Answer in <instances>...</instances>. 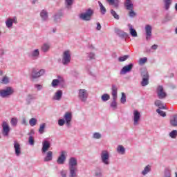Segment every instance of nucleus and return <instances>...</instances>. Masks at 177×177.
<instances>
[{
  "label": "nucleus",
  "instance_id": "f257e3e1",
  "mask_svg": "<svg viewBox=\"0 0 177 177\" xmlns=\"http://www.w3.org/2000/svg\"><path fill=\"white\" fill-rule=\"evenodd\" d=\"M93 15H95V10L91 8H88L79 15V19L82 20V21H91L92 17H93Z\"/></svg>",
  "mask_w": 177,
  "mask_h": 177
},
{
  "label": "nucleus",
  "instance_id": "f03ea898",
  "mask_svg": "<svg viewBox=\"0 0 177 177\" xmlns=\"http://www.w3.org/2000/svg\"><path fill=\"white\" fill-rule=\"evenodd\" d=\"M124 5V8L127 9V10H129V17H136V13L135 11H133V3H132V1L131 0H125Z\"/></svg>",
  "mask_w": 177,
  "mask_h": 177
},
{
  "label": "nucleus",
  "instance_id": "7ed1b4c3",
  "mask_svg": "<svg viewBox=\"0 0 177 177\" xmlns=\"http://www.w3.org/2000/svg\"><path fill=\"white\" fill-rule=\"evenodd\" d=\"M101 161L104 165H110V153L107 150L102 151L100 153Z\"/></svg>",
  "mask_w": 177,
  "mask_h": 177
},
{
  "label": "nucleus",
  "instance_id": "20e7f679",
  "mask_svg": "<svg viewBox=\"0 0 177 177\" xmlns=\"http://www.w3.org/2000/svg\"><path fill=\"white\" fill-rule=\"evenodd\" d=\"M70 62H71V52L67 50L63 53L62 63L64 66H68Z\"/></svg>",
  "mask_w": 177,
  "mask_h": 177
},
{
  "label": "nucleus",
  "instance_id": "39448f33",
  "mask_svg": "<svg viewBox=\"0 0 177 177\" xmlns=\"http://www.w3.org/2000/svg\"><path fill=\"white\" fill-rule=\"evenodd\" d=\"M15 93V90L10 86H8L4 89L0 90V97L3 99L5 97H9V96H12Z\"/></svg>",
  "mask_w": 177,
  "mask_h": 177
},
{
  "label": "nucleus",
  "instance_id": "423d86ee",
  "mask_svg": "<svg viewBox=\"0 0 177 177\" xmlns=\"http://www.w3.org/2000/svg\"><path fill=\"white\" fill-rule=\"evenodd\" d=\"M142 117V115L140 114V112L138 110H134L133 112V125L134 127H138L139 125V123L140 122V118Z\"/></svg>",
  "mask_w": 177,
  "mask_h": 177
},
{
  "label": "nucleus",
  "instance_id": "0eeeda50",
  "mask_svg": "<svg viewBox=\"0 0 177 177\" xmlns=\"http://www.w3.org/2000/svg\"><path fill=\"white\" fill-rule=\"evenodd\" d=\"M45 74V69H41L40 71H37V69L33 68L32 70L31 77L34 80L35 78H39V77L44 75Z\"/></svg>",
  "mask_w": 177,
  "mask_h": 177
},
{
  "label": "nucleus",
  "instance_id": "6e6552de",
  "mask_svg": "<svg viewBox=\"0 0 177 177\" xmlns=\"http://www.w3.org/2000/svg\"><path fill=\"white\" fill-rule=\"evenodd\" d=\"M14 24H17V17H13L12 18H8L6 21V26L7 28H12Z\"/></svg>",
  "mask_w": 177,
  "mask_h": 177
},
{
  "label": "nucleus",
  "instance_id": "1a4fd4ad",
  "mask_svg": "<svg viewBox=\"0 0 177 177\" xmlns=\"http://www.w3.org/2000/svg\"><path fill=\"white\" fill-rule=\"evenodd\" d=\"M156 92L159 99H165L167 97V93L164 91V87L162 86H158Z\"/></svg>",
  "mask_w": 177,
  "mask_h": 177
},
{
  "label": "nucleus",
  "instance_id": "9d476101",
  "mask_svg": "<svg viewBox=\"0 0 177 177\" xmlns=\"http://www.w3.org/2000/svg\"><path fill=\"white\" fill-rule=\"evenodd\" d=\"M145 30L146 34V39L147 41H150V39H151V31H153V27H151V25L147 24L145 26Z\"/></svg>",
  "mask_w": 177,
  "mask_h": 177
},
{
  "label": "nucleus",
  "instance_id": "9b49d317",
  "mask_svg": "<svg viewBox=\"0 0 177 177\" xmlns=\"http://www.w3.org/2000/svg\"><path fill=\"white\" fill-rule=\"evenodd\" d=\"M2 131L1 133L3 136H9V132H10V127H9V124H8V122H3L2 123Z\"/></svg>",
  "mask_w": 177,
  "mask_h": 177
},
{
  "label": "nucleus",
  "instance_id": "f8f14e48",
  "mask_svg": "<svg viewBox=\"0 0 177 177\" xmlns=\"http://www.w3.org/2000/svg\"><path fill=\"white\" fill-rule=\"evenodd\" d=\"M66 154H67V152L66 151H61V153L57 160V164H59V165H63V164L66 162Z\"/></svg>",
  "mask_w": 177,
  "mask_h": 177
},
{
  "label": "nucleus",
  "instance_id": "ddd939ff",
  "mask_svg": "<svg viewBox=\"0 0 177 177\" xmlns=\"http://www.w3.org/2000/svg\"><path fill=\"white\" fill-rule=\"evenodd\" d=\"M132 68H133V64L130 63L128 65L124 66L120 71V74L124 75L127 74V73H131L132 71Z\"/></svg>",
  "mask_w": 177,
  "mask_h": 177
},
{
  "label": "nucleus",
  "instance_id": "4468645a",
  "mask_svg": "<svg viewBox=\"0 0 177 177\" xmlns=\"http://www.w3.org/2000/svg\"><path fill=\"white\" fill-rule=\"evenodd\" d=\"M79 99L82 100V102H86V99H88V93L86 92V90H79Z\"/></svg>",
  "mask_w": 177,
  "mask_h": 177
},
{
  "label": "nucleus",
  "instance_id": "2eb2a0df",
  "mask_svg": "<svg viewBox=\"0 0 177 177\" xmlns=\"http://www.w3.org/2000/svg\"><path fill=\"white\" fill-rule=\"evenodd\" d=\"M64 118L66 125L68 127H70V125L71 124V120L73 118V115L71 114V112L65 113Z\"/></svg>",
  "mask_w": 177,
  "mask_h": 177
},
{
  "label": "nucleus",
  "instance_id": "dca6fc26",
  "mask_svg": "<svg viewBox=\"0 0 177 177\" xmlns=\"http://www.w3.org/2000/svg\"><path fill=\"white\" fill-rule=\"evenodd\" d=\"M68 165L69 168H77V165H78V160H77V158H71L69 159Z\"/></svg>",
  "mask_w": 177,
  "mask_h": 177
},
{
  "label": "nucleus",
  "instance_id": "f3484780",
  "mask_svg": "<svg viewBox=\"0 0 177 177\" xmlns=\"http://www.w3.org/2000/svg\"><path fill=\"white\" fill-rule=\"evenodd\" d=\"M29 57H31V59H33V60H37V59L39 57V50L35 49L31 51L29 54Z\"/></svg>",
  "mask_w": 177,
  "mask_h": 177
},
{
  "label": "nucleus",
  "instance_id": "a211bd4d",
  "mask_svg": "<svg viewBox=\"0 0 177 177\" xmlns=\"http://www.w3.org/2000/svg\"><path fill=\"white\" fill-rule=\"evenodd\" d=\"M49 149H50V142H49V141L48 140H44L42 143V149H41V151L43 154H44V153H46L48 150H49Z\"/></svg>",
  "mask_w": 177,
  "mask_h": 177
},
{
  "label": "nucleus",
  "instance_id": "6ab92c4d",
  "mask_svg": "<svg viewBox=\"0 0 177 177\" xmlns=\"http://www.w3.org/2000/svg\"><path fill=\"white\" fill-rule=\"evenodd\" d=\"M14 149L16 156L19 157L21 154V149L20 148V144L17 141H14Z\"/></svg>",
  "mask_w": 177,
  "mask_h": 177
},
{
  "label": "nucleus",
  "instance_id": "aec40b11",
  "mask_svg": "<svg viewBox=\"0 0 177 177\" xmlns=\"http://www.w3.org/2000/svg\"><path fill=\"white\" fill-rule=\"evenodd\" d=\"M62 97H63V91L62 90H58L53 97V100H57V101L61 100Z\"/></svg>",
  "mask_w": 177,
  "mask_h": 177
},
{
  "label": "nucleus",
  "instance_id": "412c9836",
  "mask_svg": "<svg viewBox=\"0 0 177 177\" xmlns=\"http://www.w3.org/2000/svg\"><path fill=\"white\" fill-rule=\"evenodd\" d=\"M49 49H50V43H44L41 46V50L44 53H46L49 52Z\"/></svg>",
  "mask_w": 177,
  "mask_h": 177
},
{
  "label": "nucleus",
  "instance_id": "4be33fe9",
  "mask_svg": "<svg viewBox=\"0 0 177 177\" xmlns=\"http://www.w3.org/2000/svg\"><path fill=\"white\" fill-rule=\"evenodd\" d=\"M154 104L156 107H158L160 110H167V107H165V105L162 104V102L160 100H156Z\"/></svg>",
  "mask_w": 177,
  "mask_h": 177
},
{
  "label": "nucleus",
  "instance_id": "5701e85b",
  "mask_svg": "<svg viewBox=\"0 0 177 177\" xmlns=\"http://www.w3.org/2000/svg\"><path fill=\"white\" fill-rule=\"evenodd\" d=\"M53 158V152H52V151H49L46 153V156L44 158V161L45 162H48L49 161H52Z\"/></svg>",
  "mask_w": 177,
  "mask_h": 177
},
{
  "label": "nucleus",
  "instance_id": "b1692460",
  "mask_svg": "<svg viewBox=\"0 0 177 177\" xmlns=\"http://www.w3.org/2000/svg\"><path fill=\"white\" fill-rule=\"evenodd\" d=\"M40 17L42 20V21H48V11H46V10H42L40 12Z\"/></svg>",
  "mask_w": 177,
  "mask_h": 177
},
{
  "label": "nucleus",
  "instance_id": "393cba45",
  "mask_svg": "<svg viewBox=\"0 0 177 177\" xmlns=\"http://www.w3.org/2000/svg\"><path fill=\"white\" fill-rule=\"evenodd\" d=\"M111 91H112L111 95H112L113 99H117V93L118 91V88L115 84H112Z\"/></svg>",
  "mask_w": 177,
  "mask_h": 177
},
{
  "label": "nucleus",
  "instance_id": "a878e982",
  "mask_svg": "<svg viewBox=\"0 0 177 177\" xmlns=\"http://www.w3.org/2000/svg\"><path fill=\"white\" fill-rule=\"evenodd\" d=\"M78 169L77 167H69V177H77V171Z\"/></svg>",
  "mask_w": 177,
  "mask_h": 177
},
{
  "label": "nucleus",
  "instance_id": "bb28decb",
  "mask_svg": "<svg viewBox=\"0 0 177 177\" xmlns=\"http://www.w3.org/2000/svg\"><path fill=\"white\" fill-rule=\"evenodd\" d=\"M151 171V166L150 165H147L144 169L142 171L141 174L142 176H146L147 174Z\"/></svg>",
  "mask_w": 177,
  "mask_h": 177
},
{
  "label": "nucleus",
  "instance_id": "cd10ccee",
  "mask_svg": "<svg viewBox=\"0 0 177 177\" xmlns=\"http://www.w3.org/2000/svg\"><path fill=\"white\" fill-rule=\"evenodd\" d=\"M128 27L129 28L131 35L133 37H138V32H136V30L133 29L132 24H129Z\"/></svg>",
  "mask_w": 177,
  "mask_h": 177
},
{
  "label": "nucleus",
  "instance_id": "c85d7f7f",
  "mask_svg": "<svg viewBox=\"0 0 177 177\" xmlns=\"http://www.w3.org/2000/svg\"><path fill=\"white\" fill-rule=\"evenodd\" d=\"M116 151L118 153V154L124 156V154H125V147H124L122 145H118Z\"/></svg>",
  "mask_w": 177,
  "mask_h": 177
},
{
  "label": "nucleus",
  "instance_id": "c756f323",
  "mask_svg": "<svg viewBox=\"0 0 177 177\" xmlns=\"http://www.w3.org/2000/svg\"><path fill=\"white\" fill-rule=\"evenodd\" d=\"M115 32L120 38H125V37L127 36V33L120 29H115Z\"/></svg>",
  "mask_w": 177,
  "mask_h": 177
},
{
  "label": "nucleus",
  "instance_id": "7c9ffc66",
  "mask_svg": "<svg viewBox=\"0 0 177 177\" xmlns=\"http://www.w3.org/2000/svg\"><path fill=\"white\" fill-rule=\"evenodd\" d=\"M74 3V0H65V6L66 9L69 10L73 8V4Z\"/></svg>",
  "mask_w": 177,
  "mask_h": 177
},
{
  "label": "nucleus",
  "instance_id": "2f4dec72",
  "mask_svg": "<svg viewBox=\"0 0 177 177\" xmlns=\"http://www.w3.org/2000/svg\"><path fill=\"white\" fill-rule=\"evenodd\" d=\"M63 17V13L62 12H57L54 16V21L55 23H59L60 21V19Z\"/></svg>",
  "mask_w": 177,
  "mask_h": 177
},
{
  "label": "nucleus",
  "instance_id": "473e14b6",
  "mask_svg": "<svg viewBox=\"0 0 177 177\" xmlns=\"http://www.w3.org/2000/svg\"><path fill=\"white\" fill-rule=\"evenodd\" d=\"M165 10H169L172 3V0H163Z\"/></svg>",
  "mask_w": 177,
  "mask_h": 177
},
{
  "label": "nucleus",
  "instance_id": "72a5a7b5",
  "mask_svg": "<svg viewBox=\"0 0 177 177\" xmlns=\"http://www.w3.org/2000/svg\"><path fill=\"white\" fill-rule=\"evenodd\" d=\"M170 125L171 127H177V115H174L170 120Z\"/></svg>",
  "mask_w": 177,
  "mask_h": 177
},
{
  "label": "nucleus",
  "instance_id": "f704fd0d",
  "mask_svg": "<svg viewBox=\"0 0 177 177\" xmlns=\"http://www.w3.org/2000/svg\"><path fill=\"white\" fill-rule=\"evenodd\" d=\"M98 4L100 6V10L101 14L106 15V12H107V10H106V8L104 7V6H103L102 2H100V1H98Z\"/></svg>",
  "mask_w": 177,
  "mask_h": 177
},
{
  "label": "nucleus",
  "instance_id": "c9c22d12",
  "mask_svg": "<svg viewBox=\"0 0 177 177\" xmlns=\"http://www.w3.org/2000/svg\"><path fill=\"white\" fill-rule=\"evenodd\" d=\"M141 77H142V78H147V77H149V72H147V70H146L145 68L141 69Z\"/></svg>",
  "mask_w": 177,
  "mask_h": 177
},
{
  "label": "nucleus",
  "instance_id": "e433bc0d",
  "mask_svg": "<svg viewBox=\"0 0 177 177\" xmlns=\"http://www.w3.org/2000/svg\"><path fill=\"white\" fill-rule=\"evenodd\" d=\"M95 176H96V177H103V173L102 172V169L97 167L95 169Z\"/></svg>",
  "mask_w": 177,
  "mask_h": 177
},
{
  "label": "nucleus",
  "instance_id": "4c0bfd02",
  "mask_svg": "<svg viewBox=\"0 0 177 177\" xmlns=\"http://www.w3.org/2000/svg\"><path fill=\"white\" fill-rule=\"evenodd\" d=\"M110 107L113 110H117V107H118L117 99H113V101H112V102L110 104Z\"/></svg>",
  "mask_w": 177,
  "mask_h": 177
},
{
  "label": "nucleus",
  "instance_id": "58836bf2",
  "mask_svg": "<svg viewBox=\"0 0 177 177\" xmlns=\"http://www.w3.org/2000/svg\"><path fill=\"white\" fill-rule=\"evenodd\" d=\"M46 127V124L45 123L40 124V127L39 128V133H40V135H42L44 132H45Z\"/></svg>",
  "mask_w": 177,
  "mask_h": 177
},
{
  "label": "nucleus",
  "instance_id": "ea45409f",
  "mask_svg": "<svg viewBox=\"0 0 177 177\" xmlns=\"http://www.w3.org/2000/svg\"><path fill=\"white\" fill-rule=\"evenodd\" d=\"M37 122H38V120L35 118H32L29 120V124L30 125V127H35V125H37Z\"/></svg>",
  "mask_w": 177,
  "mask_h": 177
},
{
  "label": "nucleus",
  "instance_id": "a19ab883",
  "mask_svg": "<svg viewBox=\"0 0 177 177\" xmlns=\"http://www.w3.org/2000/svg\"><path fill=\"white\" fill-rule=\"evenodd\" d=\"M169 136L170 138H171V139H176L177 137V130H173L171 131L169 134Z\"/></svg>",
  "mask_w": 177,
  "mask_h": 177
},
{
  "label": "nucleus",
  "instance_id": "79ce46f5",
  "mask_svg": "<svg viewBox=\"0 0 177 177\" xmlns=\"http://www.w3.org/2000/svg\"><path fill=\"white\" fill-rule=\"evenodd\" d=\"M149 77H142V81L141 82L142 86H146L149 85Z\"/></svg>",
  "mask_w": 177,
  "mask_h": 177
},
{
  "label": "nucleus",
  "instance_id": "37998d69",
  "mask_svg": "<svg viewBox=\"0 0 177 177\" xmlns=\"http://www.w3.org/2000/svg\"><path fill=\"white\" fill-rule=\"evenodd\" d=\"M101 99L102 102H107V100H110V95L105 93L102 95Z\"/></svg>",
  "mask_w": 177,
  "mask_h": 177
},
{
  "label": "nucleus",
  "instance_id": "c03bdc74",
  "mask_svg": "<svg viewBox=\"0 0 177 177\" xmlns=\"http://www.w3.org/2000/svg\"><path fill=\"white\" fill-rule=\"evenodd\" d=\"M111 14L114 17V19H115V20H120V15H118V14H117L114 10H111Z\"/></svg>",
  "mask_w": 177,
  "mask_h": 177
},
{
  "label": "nucleus",
  "instance_id": "a18cd8bd",
  "mask_svg": "<svg viewBox=\"0 0 177 177\" xmlns=\"http://www.w3.org/2000/svg\"><path fill=\"white\" fill-rule=\"evenodd\" d=\"M128 59H129V55H124L122 57H119L118 62H125L126 60H128Z\"/></svg>",
  "mask_w": 177,
  "mask_h": 177
},
{
  "label": "nucleus",
  "instance_id": "49530a36",
  "mask_svg": "<svg viewBox=\"0 0 177 177\" xmlns=\"http://www.w3.org/2000/svg\"><path fill=\"white\" fill-rule=\"evenodd\" d=\"M17 122H18L17 118H12L11 119L10 124L12 127H17Z\"/></svg>",
  "mask_w": 177,
  "mask_h": 177
},
{
  "label": "nucleus",
  "instance_id": "de8ad7c7",
  "mask_svg": "<svg viewBox=\"0 0 177 177\" xmlns=\"http://www.w3.org/2000/svg\"><path fill=\"white\" fill-rule=\"evenodd\" d=\"M120 102L122 104L126 103V102H127V95H125V93H122V97L120 98Z\"/></svg>",
  "mask_w": 177,
  "mask_h": 177
},
{
  "label": "nucleus",
  "instance_id": "09e8293b",
  "mask_svg": "<svg viewBox=\"0 0 177 177\" xmlns=\"http://www.w3.org/2000/svg\"><path fill=\"white\" fill-rule=\"evenodd\" d=\"M35 99H37V97L34 95L29 94L27 96L26 100L27 102H31V100H35Z\"/></svg>",
  "mask_w": 177,
  "mask_h": 177
},
{
  "label": "nucleus",
  "instance_id": "8fccbe9b",
  "mask_svg": "<svg viewBox=\"0 0 177 177\" xmlns=\"http://www.w3.org/2000/svg\"><path fill=\"white\" fill-rule=\"evenodd\" d=\"M28 142L30 146H34L35 141L34 140V137H32V136H29Z\"/></svg>",
  "mask_w": 177,
  "mask_h": 177
},
{
  "label": "nucleus",
  "instance_id": "3c124183",
  "mask_svg": "<svg viewBox=\"0 0 177 177\" xmlns=\"http://www.w3.org/2000/svg\"><path fill=\"white\" fill-rule=\"evenodd\" d=\"M156 113H158V114H159V115H160L161 117H166L167 116V113H165V112L161 111V109H158L156 110Z\"/></svg>",
  "mask_w": 177,
  "mask_h": 177
},
{
  "label": "nucleus",
  "instance_id": "603ef678",
  "mask_svg": "<svg viewBox=\"0 0 177 177\" xmlns=\"http://www.w3.org/2000/svg\"><path fill=\"white\" fill-rule=\"evenodd\" d=\"M59 80L58 79H55L53 80L51 85L53 88H56V86H57V85H59Z\"/></svg>",
  "mask_w": 177,
  "mask_h": 177
},
{
  "label": "nucleus",
  "instance_id": "864d4df0",
  "mask_svg": "<svg viewBox=\"0 0 177 177\" xmlns=\"http://www.w3.org/2000/svg\"><path fill=\"white\" fill-rule=\"evenodd\" d=\"M1 84H4L5 85L9 84V77L7 76L3 77L1 80Z\"/></svg>",
  "mask_w": 177,
  "mask_h": 177
},
{
  "label": "nucleus",
  "instance_id": "5fc2aeb1",
  "mask_svg": "<svg viewBox=\"0 0 177 177\" xmlns=\"http://www.w3.org/2000/svg\"><path fill=\"white\" fill-rule=\"evenodd\" d=\"M147 62V57L140 58L139 59V64L142 66V64H145V63H146Z\"/></svg>",
  "mask_w": 177,
  "mask_h": 177
},
{
  "label": "nucleus",
  "instance_id": "6e6d98bb",
  "mask_svg": "<svg viewBox=\"0 0 177 177\" xmlns=\"http://www.w3.org/2000/svg\"><path fill=\"white\" fill-rule=\"evenodd\" d=\"M93 139H100L102 138V134L100 133H94L93 135Z\"/></svg>",
  "mask_w": 177,
  "mask_h": 177
},
{
  "label": "nucleus",
  "instance_id": "4d7b16f0",
  "mask_svg": "<svg viewBox=\"0 0 177 177\" xmlns=\"http://www.w3.org/2000/svg\"><path fill=\"white\" fill-rule=\"evenodd\" d=\"M106 2L110 5H114V6H118V4L115 3V0H106Z\"/></svg>",
  "mask_w": 177,
  "mask_h": 177
},
{
  "label": "nucleus",
  "instance_id": "13d9d810",
  "mask_svg": "<svg viewBox=\"0 0 177 177\" xmlns=\"http://www.w3.org/2000/svg\"><path fill=\"white\" fill-rule=\"evenodd\" d=\"M64 124H66V120H64V119H59L58 120V125H59V127H63Z\"/></svg>",
  "mask_w": 177,
  "mask_h": 177
},
{
  "label": "nucleus",
  "instance_id": "bf43d9fd",
  "mask_svg": "<svg viewBox=\"0 0 177 177\" xmlns=\"http://www.w3.org/2000/svg\"><path fill=\"white\" fill-rule=\"evenodd\" d=\"M88 57L89 60H92L95 59V53H88Z\"/></svg>",
  "mask_w": 177,
  "mask_h": 177
},
{
  "label": "nucleus",
  "instance_id": "052dcab7",
  "mask_svg": "<svg viewBox=\"0 0 177 177\" xmlns=\"http://www.w3.org/2000/svg\"><path fill=\"white\" fill-rule=\"evenodd\" d=\"M163 177H171V171L169 170L165 171L164 176Z\"/></svg>",
  "mask_w": 177,
  "mask_h": 177
},
{
  "label": "nucleus",
  "instance_id": "680f3d73",
  "mask_svg": "<svg viewBox=\"0 0 177 177\" xmlns=\"http://www.w3.org/2000/svg\"><path fill=\"white\" fill-rule=\"evenodd\" d=\"M60 174L62 177H67V171H64V170H62L60 171Z\"/></svg>",
  "mask_w": 177,
  "mask_h": 177
},
{
  "label": "nucleus",
  "instance_id": "e2e57ef3",
  "mask_svg": "<svg viewBox=\"0 0 177 177\" xmlns=\"http://www.w3.org/2000/svg\"><path fill=\"white\" fill-rule=\"evenodd\" d=\"M35 88H37V91H41L43 87L41 84H35Z\"/></svg>",
  "mask_w": 177,
  "mask_h": 177
},
{
  "label": "nucleus",
  "instance_id": "0e129e2a",
  "mask_svg": "<svg viewBox=\"0 0 177 177\" xmlns=\"http://www.w3.org/2000/svg\"><path fill=\"white\" fill-rule=\"evenodd\" d=\"M59 79L58 81H59V84H64V79H63L62 77H60V76L58 77Z\"/></svg>",
  "mask_w": 177,
  "mask_h": 177
},
{
  "label": "nucleus",
  "instance_id": "69168bd1",
  "mask_svg": "<svg viewBox=\"0 0 177 177\" xmlns=\"http://www.w3.org/2000/svg\"><path fill=\"white\" fill-rule=\"evenodd\" d=\"M96 30H97V31H100V30H102V25H100V23H97V28Z\"/></svg>",
  "mask_w": 177,
  "mask_h": 177
},
{
  "label": "nucleus",
  "instance_id": "338daca9",
  "mask_svg": "<svg viewBox=\"0 0 177 177\" xmlns=\"http://www.w3.org/2000/svg\"><path fill=\"white\" fill-rule=\"evenodd\" d=\"M157 48H158V45H157V44H153V45L151 47V49H153V50H156Z\"/></svg>",
  "mask_w": 177,
  "mask_h": 177
},
{
  "label": "nucleus",
  "instance_id": "774afa93",
  "mask_svg": "<svg viewBox=\"0 0 177 177\" xmlns=\"http://www.w3.org/2000/svg\"><path fill=\"white\" fill-rule=\"evenodd\" d=\"M21 124L23 125H28L27 120H26V118H23Z\"/></svg>",
  "mask_w": 177,
  "mask_h": 177
}]
</instances>
